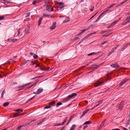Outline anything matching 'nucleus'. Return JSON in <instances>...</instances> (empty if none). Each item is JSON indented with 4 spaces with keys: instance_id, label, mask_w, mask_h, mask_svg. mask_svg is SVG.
Segmentation results:
<instances>
[{
    "instance_id": "obj_55",
    "label": "nucleus",
    "mask_w": 130,
    "mask_h": 130,
    "mask_svg": "<svg viewBox=\"0 0 130 130\" xmlns=\"http://www.w3.org/2000/svg\"><path fill=\"white\" fill-rule=\"evenodd\" d=\"M52 0H47V1L48 4H49L50 2H51Z\"/></svg>"
},
{
    "instance_id": "obj_47",
    "label": "nucleus",
    "mask_w": 130,
    "mask_h": 130,
    "mask_svg": "<svg viewBox=\"0 0 130 130\" xmlns=\"http://www.w3.org/2000/svg\"><path fill=\"white\" fill-rule=\"evenodd\" d=\"M61 125V124L60 123H59L58 124H56L55 125H54V126H58L59 125Z\"/></svg>"
},
{
    "instance_id": "obj_18",
    "label": "nucleus",
    "mask_w": 130,
    "mask_h": 130,
    "mask_svg": "<svg viewBox=\"0 0 130 130\" xmlns=\"http://www.w3.org/2000/svg\"><path fill=\"white\" fill-rule=\"evenodd\" d=\"M130 44V43H127L121 49V51H123Z\"/></svg>"
},
{
    "instance_id": "obj_37",
    "label": "nucleus",
    "mask_w": 130,
    "mask_h": 130,
    "mask_svg": "<svg viewBox=\"0 0 130 130\" xmlns=\"http://www.w3.org/2000/svg\"><path fill=\"white\" fill-rule=\"evenodd\" d=\"M86 38H85V37L83 38L82 39L81 41L78 44H80L81 42H83L86 39Z\"/></svg>"
},
{
    "instance_id": "obj_16",
    "label": "nucleus",
    "mask_w": 130,
    "mask_h": 130,
    "mask_svg": "<svg viewBox=\"0 0 130 130\" xmlns=\"http://www.w3.org/2000/svg\"><path fill=\"white\" fill-rule=\"evenodd\" d=\"M50 69L49 67H41L40 68V69L43 70L48 71Z\"/></svg>"
},
{
    "instance_id": "obj_28",
    "label": "nucleus",
    "mask_w": 130,
    "mask_h": 130,
    "mask_svg": "<svg viewBox=\"0 0 130 130\" xmlns=\"http://www.w3.org/2000/svg\"><path fill=\"white\" fill-rule=\"evenodd\" d=\"M26 86V84H23L22 85L18 87L19 88H24V87Z\"/></svg>"
},
{
    "instance_id": "obj_13",
    "label": "nucleus",
    "mask_w": 130,
    "mask_h": 130,
    "mask_svg": "<svg viewBox=\"0 0 130 130\" xmlns=\"http://www.w3.org/2000/svg\"><path fill=\"white\" fill-rule=\"evenodd\" d=\"M31 63H33V64H37L36 66H35V68H36V67H39V68L40 69V68L41 67H41L40 66V63H39L38 64L36 62H34L33 61H31Z\"/></svg>"
},
{
    "instance_id": "obj_6",
    "label": "nucleus",
    "mask_w": 130,
    "mask_h": 130,
    "mask_svg": "<svg viewBox=\"0 0 130 130\" xmlns=\"http://www.w3.org/2000/svg\"><path fill=\"white\" fill-rule=\"evenodd\" d=\"M58 4L59 5L58 7L60 9H62L64 7V4L62 2L58 3Z\"/></svg>"
},
{
    "instance_id": "obj_49",
    "label": "nucleus",
    "mask_w": 130,
    "mask_h": 130,
    "mask_svg": "<svg viewBox=\"0 0 130 130\" xmlns=\"http://www.w3.org/2000/svg\"><path fill=\"white\" fill-rule=\"evenodd\" d=\"M107 42V41H104L103 42V43H102L101 44V45H103L104 44L106 43Z\"/></svg>"
},
{
    "instance_id": "obj_38",
    "label": "nucleus",
    "mask_w": 130,
    "mask_h": 130,
    "mask_svg": "<svg viewBox=\"0 0 130 130\" xmlns=\"http://www.w3.org/2000/svg\"><path fill=\"white\" fill-rule=\"evenodd\" d=\"M30 13L29 12H28V13H27L26 14V17H29L30 15Z\"/></svg>"
},
{
    "instance_id": "obj_2",
    "label": "nucleus",
    "mask_w": 130,
    "mask_h": 130,
    "mask_svg": "<svg viewBox=\"0 0 130 130\" xmlns=\"http://www.w3.org/2000/svg\"><path fill=\"white\" fill-rule=\"evenodd\" d=\"M36 121V119L34 120H32L31 121H30L29 122H27V123H25L22 126H20L19 127L17 128V130H20V129H21V128L23 127H25L26 126H27L28 125H29L30 124H32L33 123V122L34 121Z\"/></svg>"
},
{
    "instance_id": "obj_11",
    "label": "nucleus",
    "mask_w": 130,
    "mask_h": 130,
    "mask_svg": "<svg viewBox=\"0 0 130 130\" xmlns=\"http://www.w3.org/2000/svg\"><path fill=\"white\" fill-rule=\"evenodd\" d=\"M56 22H54L52 24V26L50 27V29H54L56 26Z\"/></svg>"
},
{
    "instance_id": "obj_9",
    "label": "nucleus",
    "mask_w": 130,
    "mask_h": 130,
    "mask_svg": "<svg viewBox=\"0 0 130 130\" xmlns=\"http://www.w3.org/2000/svg\"><path fill=\"white\" fill-rule=\"evenodd\" d=\"M90 110V109H88L85 111L83 112L82 115L80 117V118H82L88 112V111Z\"/></svg>"
},
{
    "instance_id": "obj_12",
    "label": "nucleus",
    "mask_w": 130,
    "mask_h": 130,
    "mask_svg": "<svg viewBox=\"0 0 130 130\" xmlns=\"http://www.w3.org/2000/svg\"><path fill=\"white\" fill-rule=\"evenodd\" d=\"M124 103V101L121 102L119 106V109H121L123 107V103Z\"/></svg>"
},
{
    "instance_id": "obj_14",
    "label": "nucleus",
    "mask_w": 130,
    "mask_h": 130,
    "mask_svg": "<svg viewBox=\"0 0 130 130\" xmlns=\"http://www.w3.org/2000/svg\"><path fill=\"white\" fill-rule=\"evenodd\" d=\"M117 49L116 47H113L112 49V50L110 51L108 54V56L110 55L112 53L114 52V51H115Z\"/></svg>"
},
{
    "instance_id": "obj_1",
    "label": "nucleus",
    "mask_w": 130,
    "mask_h": 130,
    "mask_svg": "<svg viewBox=\"0 0 130 130\" xmlns=\"http://www.w3.org/2000/svg\"><path fill=\"white\" fill-rule=\"evenodd\" d=\"M129 22H130V12L127 14V16L126 19L124 20L122 23L121 24L122 25H124Z\"/></svg>"
},
{
    "instance_id": "obj_40",
    "label": "nucleus",
    "mask_w": 130,
    "mask_h": 130,
    "mask_svg": "<svg viewBox=\"0 0 130 130\" xmlns=\"http://www.w3.org/2000/svg\"><path fill=\"white\" fill-rule=\"evenodd\" d=\"M108 30H104V31H102V32H101V34H104L106 32H107V31H108Z\"/></svg>"
},
{
    "instance_id": "obj_7",
    "label": "nucleus",
    "mask_w": 130,
    "mask_h": 130,
    "mask_svg": "<svg viewBox=\"0 0 130 130\" xmlns=\"http://www.w3.org/2000/svg\"><path fill=\"white\" fill-rule=\"evenodd\" d=\"M46 10L48 12H51V8L52 6L51 5H48V4H46Z\"/></svg>"
},
{
    "instance_id": "obj_46",
    "label": "nucleus",
    "mask_w": 130,
    "mask_h": 130,
    "mask_svg": "<svg viewBox=\"0 0 130 130\" xmlns=\"http://www.w3.org/2000/svg\"><path fill=\"white\" fill-rule=\"evenodd\" d=\"M82 34V33L81 32H80L79 33V34L76 35V36H79L80 35Z\"/></svg>"
},
{
    "instance_id": "obj_21",
    "label": "nucleus",
    "mask_w": 130,
    "mask_h": 130,
    "mask_svg": "<svg viewBox=\"0 0 130 130\" xmlns=\"http://www.w3.org/2000/svg\"><path fill=\"white\" fill-rule=\"evenodd\" d=\"M76 126V125L73 124L71 126V128L69 130H74Z\"/></svg>"
},
{
    "instance_id": "obj_32",
    "label": "nucleus",
    "mask_w": 130,
    "mask_h": 130,
    "mask_svg": "<svg viewBox=\"0 0 130 130\" xmlns=\"http://www.w3.org/2000/svg\"><path fill=\"white\" fill-rule=\"evenodd\" d=\"M68 119V117H66L65 119H64V121L61 124V125H63L64 124V123Z\"/></svg>"
},
{
    "instance_id": "obj_19",
    "label": "nucleus",
    "mask_w": 130,
    "mask_h": 130,
    "mask_svg": "<svg viewBox=\"0 0 130 130\" xmlns=\"http://www.w3.org/2000/svg\"><path fill=\"white\" fill-rule=\"evenodd\" d=\"M8 40L10 42H14L16 41L17 40V39H9Z\"/></svg>"
},
{
    "instance_id": "obj_42",
    "label": "nucleus",
    "mask_w": 130,
    "mask_h": 130,
    "mask_svg": "<svg viewBox=\"0 0 130 130\" xmlns=\"http://www.w3.org/2000/svg\"><path fill=\"white\" fill-rule=\"evenodd\" d=\"M128 0H126L125 1H123L121 2L120 4L121 5H123V4L124 3H125V2H126L127 1H128Z\"/></svg>"
},
{
    "instance_id": "obj_51",
    "label": "nucleus",
    "mask_w": 130,
    "mask_h": 130,
    "mask_svg": "<svg viewBox=\"0 0 130 130\" xmlns=\"http://www.w3.org/2000/svg\"><path fill=\"white\" fill-rule=\"evenodd\" d=\"M92 7V8L90 10V11H93L94 10V7L93 6H92L91 7Z\"/></svg>"
},
{
    "instance_id": "obj_17",
    "label": "nucleus",
    "mask_w": 130,
    "mask_h": 130,
    "mask_svg": "<svg viewBox=\"0 0 130 130\" xmlns=\"http://www.w3.org/2000/svg\"><path fill=\"white\" fill-rule=\"evenodd\" d=\"M41 0H35L32 2V4L34 5H36V3L40 2Z\"/></svg>"
},
{
    "instance_id": "obj_26",
    "label": "nucleus",
    "mask_w": 130,
    "mask_h": 130,
    "mask_svg": "<svg viewBox=\"0 0 130 130\" xmlns=\"http://www.w3.org/2000/svg\"><path fill=\"white\" fill-rule=\"evenodd\" d=\"M14 111H15L18 112H20L23 111V110L22 109H18L17 110H14Z\"/></svg>"
},
{
    "instance_id": "obj_61",
    "label": "nucleus",
    "mask_w": 130,
    "mask_h": 130,
    "mask_svg": "<svg viewBox=\"0 0 130 130\" xmlns=\"http://www.w3.org/2000/svg\"><path fill=\"white\" fill-rule=\"evenodd\" d=\"M104 123L103 122H102V123H101L100 125L102 126H103L104 125Z\"/></svg>"
},
{
    "instance_id": "obj_63",
    "label": "nucleus",
    "mask_w": 130,
    "mask_h": 130,
    "mask_svg": "<svg viewBox=\"0 0 130 130\" xmlns=\"http://www.w3.org/2000/svg\"><path fill=\"white\" fill-rule=\"evenodd\" d=\"M20 30V29H19L18 30V36H19V35L20 34V31H19V30Z\"/></svg>"
},
{
    "instance_id": "obj_22",
    "label": "nucleus",
    "mask_w": 130,
    "mask_h": 130,
    "mask_svg": "<svg viewBox=\"0 0 130 130\" xmlns=\"http://www.w3.org/2000/svg\"><path fill=\"white\" fill-rule=\"evenodd\" d=\"M43 90V89H38L37 91L38 92V94L41 92H42Z\"/></svg>"
},
{
    "instance_id": "obj_54",
    "label": "nucleus",
    "mask_w": 130,
    "mask_h": 130,
    "mask_svg": "<svg viewBox=\"0 0 130 130\" xmlns=\"http://www.w3.org/2000/svg\"><path fill=\"white\" fill-rule=\"evenodd\" d=\"M87 126H88L87 125H86L85 126H84L83 127V129H85L87 127Z\"/></svg>"
},
{
    "instance_id": "obj_23",
    "label": "nucleus",
    "mask_w": 130,
    "mask_h": 130,
    "mask_svg": "<svg viewBox=\"0 0 130 130\" xmlns=\"http://www.w3.org/2000/svg\"><path fill=\"white\" fill-rule=\"evenodd\" d=\"M20 116V114L16 113L14 114L13 118L15 117Z\"/></svg>"
},
{
    "instance_id": "obj_5",
    "label": "nucleus",
    "mask_w": 130,
    "mask_h": 130,
    "mask_svg": "<svg viewBox=\"0 0 130 130\" xmlns=\"http://www.w3.org/2000/svg\"><path fill=\"white\" fill-rule=\"evenodd\" d=\"M104 83L99 80H98L93 84L94 86L95 87H98L101 85L103 84Z\"/></svg>"
},
{
    "instance_id": "obj_24",
    "label": "nucleus",
    "mask_w": 130,
    "mask_h": 130,
    "mask_svg": "<svg viewBox=\"0 0 130 130\" xmlns=\"http://www.w3.org/2000/svg\"><path fill=\"white\" fill-rule=\"evenodd\" d=\"M91 122L89 121H86L85 122L84 124L83 125H86V124H89L91 123Z\"/></svg>"
},
{
    "instance_id": "obj_4",
    "label": "nucleus",
    "mask_w": 130,
    "mask_h": 130,
    "mask_svg": "<svg viewBox=\"0 0 130 130\" xmlns=\"http://www.w3.org/2000/svg\"><path fill=\"white\" fill-rule=\"evenodd\" d=\"M103 64H101L99 65H96V64H92L89 67L90 68H93V70H92L88 72V73H89L91 72H92L93 71H94L95 70L97 69L100 66L102 65Z\"/></svg>"
},
{
    "instance_id": "obj_8",
    "label": "nucleus",
    "mask_w": 130,
    "mask_h": 130,
    "mask_svg": "<svg viewBox=\"0 0 130 130\" xmlns=\"http://www.w3.org/2000/svg\"><path fill=\"white\" fill-rule=\"evenodd\" d=\"M111 67L115 68H118L119 67V65L117 63L113 64L110 65Z\"/></svg>"
},
{
    "instance_id": "obj_59",
    "label": "nucleus",
    "mask_w": 130,
    "mask_h": 130,
    "mask_svg": "<svg viewBox=\"0 0 130 130\" xmlns=\"http://www.w3.org/2000/svg\"><path fill=\"white\" fill-rule=\"evenodd\" d=\"M100 19V18H99V17L98 18H97V19L94 22H97L98 21L99 19Z\"/></svg>"
},
{
    "instance_id": "obj_44",
    "label": "nucleus",
    "mask_w": 130,
    "mask_h": 130,
    "mask_svg": "<svg viewBox=\"0 0 130 130\" xmlns=\"http://www.w3.org/2000/svg\"><path fill=\"white\" fill-rule=\"evenodd\" d=\"M130 123V117L129 118L127 122V124L128 125Z\"/></svg>"
},
{
    "instance_id": "obj_25",
    "label": "nucleus",
    "mask_w": 130,
    "mask_h": 130,
    "mask_svg": "<svg viewBox=\"0 0 130 130\" xmlns=\"http://www.w3.org/2000/svg\"><path fill=\"white\" fill-rule=\"evenodd\" d=\"M73 117V116H71L70 118H69V121L68 122V123H67V125H68L69 124V123L71 121V120L72 119Z\"/></svg>"
},
{
    "instance_id": "obj_56",
    "label": "nucleus",
    "mask_w": 130,
    "mask_h": 130,
    "mask_svg": "<svg viewBox=\"0 0 130 130\" xmlns=\"http://www.w3.org/2000/svg\"><path fill=\"white\" fill-rule=\"evenodd\" d=\"M85 31H86V29H83L81 30V32L83 34Z\"/></svg>"
},
{
    "instance_id": "obj_52",
    "label": "nucleus",
    "mask_w": 130,
    "mask_h": 130,
    "mask_svg": "<svg viewBox=\"0 0 130 130\" xmlns=\"http://www.w3.org/2000/svg\"><path fill=\"white\" fill-rule=\"evenodd\" d=\"M51 107L49 105L48 106H47L44 107V108L45 109L48 108H50Z\"/></svg>"
},
{
    "instance_id": "obj_41",
    "label": "nucleus",
    "mask_w": 130,
    "mask_h": 130,
    "mask_svg": "<svg viewBox=\"0 0 130 130\" xmlns=\"http://www.w3.org/2000/svg\"><path fill=\"white\" fill-rule=\"evenodd\" d=\"M126 68H122V67H120L119 69L120 70H125Z\"/></svg>"
},
{
    "instance_id": "obj_29",
    "label": "nucleus",
    "mask_w": 130,
    "mask_h": 130,
    "mask_svg": "<svg viewBox=\"0 0 130 130\" xmlns=\"http://www.w3.org/2000/svg\"><path fill=\"white\" fill-rule=\"evenodd\" d=\"M9 104V103L8 102H6L5 103H4L3 105V106L4 107H6V106H8Z\"/></svg>"
},
{
    "instance_id": "obj_34",
    "label": "nucleus",
    "mask_w": 130,
    "mask_h": 130,
    "mask_svg": "<svg viewBox=\"0 0 130 130\" xmlns=\"http://www.w3.org/2000/svg\"><path fill=\"white\" fill-rule=\"evenodd\" d=\"M43 15L44 17H50V14H43Z\"/></svg>"
},
{
    "instance_id": "obj_36",
    "label": "nucleus",
    "mask_w": 130,
    "mask_h": 130,
    "mask_svg": "<svg viewBox=\"0 0 130 130\" xmlns=\"http://www.w3.org/2000/svg\"><path fill=\"white\" fill-rule=\"evenodd\" d=\"M62 104V103L60 102H59L57 103L56 107H57Z\"/></svg>"
},
{
    "instance_id": "obj_58",
    "label": "nucleus",
    "mask_w": 130,
    "mask_h": 130,
    "mask_svg": "<svg viewBox=\"0 0 130 130\" xmlns=\"http://www.w3.org/2000/svg\"><path fill=\"white\" fill-rule=\"evenodd\" d=\"M112 26H113L112 25H111V24H110L108 27L107 28H110Z\"/></svg>"
},
{
    "instance_id": "obj_57",
    "label": "nucleus",
    "mask_w": 130,
    "mask_h": 130,
    "mask_svg": "<svg viewBox=\"0 0 130 130\" xmlns=\"http://www.w3.org/2000/svg\"><path fill=\"white\" fill-rule=\"evenodd\" d=\"M94 53H91L88 54V56H90V55H92L94 54Z\"/></svg>"
},
{
    "instance_id": "obj_35",
    "label": "nucleus",
    "mask_w": 130,
    "mask_h": 130,
    "mask_svg": "<svg viewBox=\"0 0 130 130\" xmlns=\"http://www.w3.org/2000/svg\"><path fill=\"white\" fill-rule=\"evenodd\" d=\"M115 4H113L109 6V7H107V9H109L110 8H111V7H112L114 5H115Z\"/></svg>"
},
{
    "instance_id": "obj_10",
    "label": "nucleus",
    "mask_w": 130,
    "mask_h": 130,
    "mask_svg": "<svg viewBox=\"0 0 130 130\" xmlns=\"http://www.w3.org/2000/svg\"><path fill=\"white\" fill-rule=\"evenodd\" d=\"M128 79L126 78L124 80H123V81H122L121 83L120 84V86H122L123 84L125 83L127 81H128Z\"/></svg>"
},
{
    "instance_id": "obj_60",
    "label": "nucleus",
    "mask_w": 130,
    "mask_h": 130,
    "mask_svg": "<svg viewBox=\"0 0 130 130\" xmlns=\"http://www.w3.org/2000/svg\"><path fill=\"white\" fill-rule=\"evenodd\" d=\"M32 83L31 82H30V83H26V86L28 85H29L30 84H31Z\"/></svg>"
},
{
    "instance_id": "obj_64",
    "label": "nucleus",
    "mask_w": 130,
    "mask_h": 130,
    "mask_svg": "<svg viewBox=\"0 0 130 130\" xmlns=\"http://www.w3.org/2000/svg\"><path fill=\"white\" fill-rule=\"evenodd\" d=\"M51 11H53L54 10V9L53 8H51Z\"/></svg>"
},
{
    "instance_id": "obj_27",
    "label": "nucleus",
    "mask_w": 130,
    "mask_h": 130,
    "mask_svg": "<svg viewBox=\"0 0 130 130\" xmlns=\"http://www.w3.org/2000/svg\"><path fill=\"white\" fill-rule=\"evenodd\" d=\"M55 103V102L54 101H53L49 103V105L51 106L53 105Z\"/></svg>"
},
{
    "instance_id": "obj_39",
    "label": "nucleus",
    "mask_w": 130,
    "mask_h": 130,
    "mask_svg": "<svg viewBox=\"0 0 130 130\" xmlns=\"http://www.w3.org/2000/svg\"><path fill=\"white\" fill-rule=\"evenodd\" d=\"M33 57L34 58L36 59L38 58V56L37 55L34 54V56H33Z\"/></svg>"
},
{
    "instance_id": "obj_15",
    "label": "nucleus",
    "mask_w": 130,
    "mask_h": 130,
    "mask_svg": "<svg viewBox=\"0 0 130 130\" xmlns=\"http://www.w3.org/2000/svg\"><path fill=\"white\" fill-rule=\"evenodd\" d=\"M30 27L28 26L26 27L25 29V32L26 34H29V33Z\"/></svg>"
},
{
    "instance_id": "obj_3",
    "label": "nucleus",
    "mask_w": 130,
    "mask_h": 130,
    "mask_svg": "<svg viewBox=\"0 0 130 130\" xmlns=\"http://www.w3.org/2000/svg\"><path fill=\"white\" fill-rule=\"evenodd\" d=\"M77 95V94L76 93H72L71 94H70L65 99H63V102H67L69 100V98H70L72 97L75 96Z\"/></svg>"
},
{
    "instance_id": "obj_53",
    "label": "nucleus",
    "mask_w": 130,
    "mask_h": 130,
    "mask_svg": "<svg viewBox=\"0 0 130 130\" xmlns=\"http://www.w3.org/2000/svg\"><path fill=\"white\" fill-rule=\"evenodd\" d=\"M3 3L4 4H6V3H7V4L8 3V2H7L6 1H3Z\"/></svg>"
},
{
    "instance_id": "obj_33",
    "label": "nucleus",
    "mask_w": 130,
    "mask_h": 130,
    "mask_svg": "<svg viewBox=\"0 0 130 130\" xmlns=\"http://www.w3.org/2000/svg\"><path fill=\"white\" fill-rule=\"evenodd\" d=\"M70 21L69 18H67V19H66L65 20L63 21L64 23H66Z\"/></svg>"
},
{
    "instance_id": "obj_50",
    "label": "nucleus",
    "mask_w": 130,
    "mask_h": 130,
    "mask_svg": "<svg viewBox=\"0 0 130 130\" xmlns=\"http://www.w3.org/2000/svg\"><path fill=\"white\" fill-rule=\"evenodd\" d=\"M35 96L36 95H35L32 98H31L29 100H28V101H30L32 100L35 98Z\"/></svg>"
},
{
    "instance_id": "obj_45",
    "label": "nucleus",
    "mask_w": 130,
    "mask_h": 130,
    "mask_svg": "<svg viewBox=\"0 0 130 130\" xmlns=\"http://www.w3.org/2000/svg\"><path fill=\"white\" fill-rule=\"evenodd\" d=\"M4 18V16H2L0 17V20H3Z\"/></svg>"
},
{
    "instance_id": "obj_31",
    "label": "nucleus",
    "mask_w": 130,
    "mask_h": 130,
    "mask_svg": "<svg viewBox=\"0 0 130 130\" xmlns=\"http://www.w3.org/2000/svg\"><path fill=\"white\" fill-rule=\"evenodd\" d=\"M119 21V20L115 21L114 22H112V23L111 24L112 26H113L114 25H115L116 23L118 22Z\"/></svg>"
},
{
    "instance_id": "obj_43",
    "label": "nucleus",
    "mask_w": 130,
    "mask_h": 130,
    "mask_svg": "<svg viewBox=\"0 0 130 130\" xmlns=\"http://www.w3.org/2000/svg\"><path fill=\"white\" fill-rule=\"evenodd\" d=\"M5 90H4L1 93V97L2 98L3 97L4 94V91Z\"/></svg>"
},
{
    "instance_id": "obj_30",
    "label": "nucleus",
    "mask_w": 130,
    "mask_h": 130,
    "mask_svg": "<svg viewBox=\"0 0 130 130\" xmlns=\"http://www.w3.org/2000/svg\"><path fill=\"white\" fill-rule=\"evenodd\" d=\"M94 33H91L89 34L88 35H87L85 37V38H86V39H87V38H88V37H89L90 36V35H92Z\"/></svg>"
},
{
    "instance_id": "obj_20",
    "label": "nucleus",
    "mask_w": 130,
    "mask_h": 130,
    "mask_svg": "<svg viewBox=\"0 0 130 130\" xmlns=\"http://www.w3.org/2000/svg\"><path fill=\"white\" fill-rule=\"evenodd\" d=\"M42 20V19L41 18H40L39 20L38 21V25L39 26L41 24V21Z\"/></svg>"
},
{
    "instance_id": "obj_62",
    "label": "nucleus",
    "mask_w": 130,
    "mask_h": 130,
    "mask_svg": "<svg viewBox=\"0 0 130 130\" xmlns=\"http://www.w3.org/2000/svg\"><path fill=\"white\" fill-rule=\"evenodd\" d=\"M79 38V37H75V38H74V40H77Z\"/></svg>"
},
{
    "instance_id": "obj_48",
    "label": "nucleus",
    "mask_w": 130,
    "mask_h": 130,
    "mask_svg": "<svg viewBox=\"0 0 130 130\" xmlns=\"http://www.w3.org/2000/svg\"><path fill=\"white\" fill-rule=\"evenodd\" d=\"M37 83V82H35L33 84H32V85H31V87H32L33 86H34L35 85H36Z\"/></svg>"
}]
</instances>
